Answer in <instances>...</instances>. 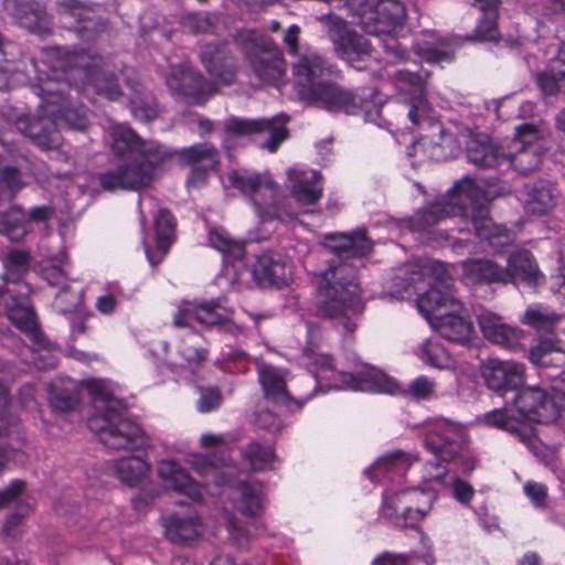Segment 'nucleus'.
Instances as JSON below:
<instances>
[{
	"label": "nucleus",
	"mask_w": 565,
	"mask_h": 565,
	"mask_svg": "<svg viewBox=\"0 0 565 565\" xmlns=\"http://www.w3.org/2000/svg\"><path fill=\"white\" fill-rule=\"evenodd\" d=\"M395 286L402 299L417 296L419 312L443 338L460 344L475 339L473 323L443 263L428 258L409 263L395 278Z\"/></svg>",
	"instance_id": "obj_1"
},
{
	"label": "nucleus",
	"mask_w": 565,
	"mask_h": 565,
	"mask_svg": "<svg viewBox=\"0 0 565 565\" xmlns=\"http://www.w3.org/2000/svg\"><path fill=\"white\" fill-rule=\"evenodd\" d=\"M510 192L508 184L477 182L470 178L458 181L447 196L415 214L413 226L417 231L433 226L445 217H459L460 232L475 231L481 241L493 249H500L513 241V234L489 217L488 204Z\"/></svg>",
	"instance_id": "obj_2"
},
{
	"label": "nucleus",
	"mask_w": 565,
	"mask_h": 565,
	"mask_svg": "<svg viewBox=\"0 0 565 565\" xmlns=\"http://www.w3.org/2000/svg\"><path fill=\"white\" fill-rule=\"evenodd\" d=\"M323 244L338 256L330 260L329 267L318 278L317 311L322 317L339 320L347 332H353L363 305L359 297L355 269L343 262L340 254L361 257L371 250L372 244L362 231L326 235Z\"/></svg>",
	"instance_id": "obj_3"
},
{
	"label": "nucleus",
	"mask_w": 565,
	"mask_h": 565,
	"mask_svg": "<svg viewBox=\"0 0 565 565\" xmlns=\"http://www.w3.org/2000/svg\"><path fill=\"white\" fill-rule=\"evenodd\" d=\"M44 55L45 61H42L41 66L35 61H31L36 81L32 89L41 99L40 108L44 115L34 119L19 120L18 129L36 146L47 150L60 146L57 127L83 130L87 127L88 119L84 107L75 108L64 97L67 84L61 82V77L66 74V71L64 67L57 68L53 65L58 51L45 52Z\"/></svg>",
	"instance_id": "obj_4"
},
{
	"label": "nucleus",
	"mask_w": 565,
	"mask_h": 565,
	"mask_svg": "<svg viewBox=\"0 0 565 565\" xmlns=\"http://www.w3.org/2000/svg\"><path fill=\"white\" fill-rule=\"evenodd\" d=\"M306 329L309 341L303 349V358L317 383L326 382L329 387L338 390L404 394L415 399H430L435 396L436 382L425 375L414 379L404 388L395 379L380 370L360 364L358 359L351 365L337 369L331 356L318 350V328L307 322Z\"/></svg>",
	"instance_id": "obj_5"
},
{
	"label": "nucleus",
	"mask_w": 565,
	"mask_h": 565,
	"mask_svg": "<svg viewBox=\"0 0 565 565\" xmlns=\"http://www.w3.org/2000/svg\"><path fill=\"white\" fill-rule=\"evenodd\" d=\"M332 70L316 52H306L294 65L298 96L331 111L363 115L365 121L382 126L379 96L371 92L353 94L329 79Z\"/></svg>",
	"instance_id": "obj_6"
},
{
	"label": "nucleus",
	"mask_w": 565,
	"mask_h": 565,
	"mask_svg": "<svg viewBox=\"0 0 565 565\" xmlns=\"http://www.w3.org/2000/svg\"><path fill=\"white\" fill-rule=\"evenodd\" d=\"M553 396L550 398L536 386L521 388L513 402L502 408L486 413L484 424L515 435L527 447H533L535 434L532 423H552L558 416L565 417V372L552 383Z\"/></svg>",
	"instance_id": "obj_7"
},
{
	"label": "nucleus",
	"mask_w": 565,
	"mask_h": 565,
	"mask_svg": "<svg viewBox=\"0 0 565 565\" xmlns=\"http://www.w3.org/2000/svg\"><path fill=\"white\" fill-rule=\"evenodd\" d=\"M113 153L128 162L98 175L106 191H139L153 180L157 166L170 157L167 148L153 140L140 139L128 126L113 125L110 128Z\"/></svg>",
	"instance_id": "obj_8"
},
{
	"label": "nucleus",
	"mask_w": 565,
	"mask_h": 565,
	"mask_svg": "<svg viewBox=\"0 0 565 565\" xmlns=\"http://www.w3.org/2000/svg\"><path fill=\"white\" fill-rule=\"evenodd\" d=\"M85 387L100 413L88 419L90 430L98 435L100 443L115 450H138L149 445L141 428L124 416L125 405L117 397V385L92 379L85 382Z\"/></svg>",
	"instance_id": "obj_9"
},
{
	"label": "nucleus",
	"mask_w": 565,
	"mask_h": 565,
	"mask_svg": "<svg viewBox=\"0 0 565 565\" xmlns=\"http://www.w3.org/2000/svg\"><path fill=\"white\" fill-rule=\"evenodd\" d=\"M447 484L444 467L429 462L425 467L423 486L404 488L386 493L383 498L381 514L395 526H415L431 511L437 492L431 483Z\"/></svg>",
	"instance_id": "obj_10"
},
{
	"label": "nucleus",
	"mask_w": 565,
	"mask_h": 565,
	"mask_svg": "<svg viewBox=\"0 0 565 565\" xmlns=\"http://www.w3.org/2000/svg\"><path fill=\"white\" fill-rule=\"evenodd\" d=\"M201 61L215 79L214 83L206 82L190 67H172L167 77V85L172 92L186 96L194 104H203L214 95L217 92L216 84L228 86L235 78L232 58L223 46L205 45L201 51Z\"/></svg>",
	"instance_id": "obj_11"
},
{
	"label": "nucleus",
	"mask_w": 565,
	"mask_h": 565,
	"mask_svg": "<svg viewBox=\"0 0 565 565\" xmlns=\"http://www.w3.org/2000/svg\"><path fill=\"white\" fill-rule=\"evenodd\" d=\"M428 77V72L415 71L411 67L397 70L392 76L396 97L406 107L408 120L413 126L427 124L431 130L418 142L423 146L426 143L438 145L443 140L444 134L440 124L435 120L433 108L426 98Z\"/></svg>",
	"instance_id": "obj_12"
},
{
	"label": "nucleus",
	"mask_w": 565,
	"mask_h": 565,
	"mask_svg": "<svg viewBox=\"0 0 565 565\" xmlns=\"http://www.w3.org/2000/svg\"><path fill=\"white\" fill-rule=\"evenodd\" d=\"M359 24L373 35H384L381 40L388 63L408 61V54L393 34L402 28L406 10L399 0H369L358 9Z\"/></svg>",
	"instance_id": "obj_13"
},
{
	"label": "nucleus",
	"mask_w": 565,
	"mask_h": 565,
	"mask_svg": "<svg viewBox=\"0 0 565 565\" xmlns=\"http://www.w3.org/2000/svg\"><path fill=\"white\" fill-rule=\"evenodd\" d=\"M186 462L205 479V484L194 481L188 471L178 461L172 459L158 461L157 475L164 488L185 495L194 502L203 499L204 490L211 482L217 486L225 483V475L232 470V467L226 462L217 466L209 461L201 454L190 455Z\"/></svg>",
	"instance_id": "obj_14"
},
{
	"label": "nucleus",
	"mask_w": 565,
	"mask_h": 565,
	"mask_svg": "<svg viewBox=\"0 0 565 565\" xmlns=\"http://www.w3.org/2000/svg\"><path fill=\"white\" fill-rule=\"evenodd\" d=\"M0 309L6 312L9 320L29 338L33 348L32 363L38 369L54 366L55 360L49 348V342L39 331L36 319L32 309L11 295L8 289L0 287Z\"/></svg>",
	"instance_id": "obj_15"
},
{
	"label": "nucleus",
	"mask_w": 565,
	"mask_h": 565,
	"mask_svg": "<svg viewBox=\"0 0 565 565\" xmlns=\"http://www.w3.org/2000/svg\"><path fill=\"white\" fill-rule=\"evenodd\" d=\"M231 184L250 198L256 213L262 220L282 215L277 211H270L276 205L279 189L267 174L250 173L248 171H233L228 174Z\"/></svg>",
	"instance_id": "obj_16"
},
{
	"label": "nucleus",
	"mask_w": 565,
	"mask_h": 565,
	"mask_svg": "<svg viewBox=\"0 0 565 565\" xmlns=\"http://www.w3.org/2000/svg\"><path fill=\"white\" fill-rule=\"evenodd\" d=\"M466 441L465 429L447 419H435L427 425L425 448L444 461L455 459Z\"/></svg>",
	"instance_id": "obj_17"
},
{
	"label": "nucleus",
	"mask_w": 565,
	"mask_h": 565,
	"mask_svg": "<svg viewBox=\"0 0 565 565\" xmlns=\"http://www.w3.org/2000/svg\"><path fill=\"white\" fill-rule=\"evenodd\" d=\"M481 374L487 387L499 396L520 391L525 382V367L512 360L488 359L481 365Z\"/></svg>",
	"instance_id": "obj_18"
},
{
	"label": "nucleus",
	"mask_w": 565,
	"mask_h": 565,
	"mask_svg": "<svg viewBox=\"0 0 565 565\" xmlns=\"http://www.w3.org/2000/svg\"><path fill=\"white\" fill-rule=\"evenodd\" d=\"M286 116L281 115L273 119H243L230 118L225 121V129L233 136H247L257 132H267L269 139L262 147L275 152L278 146L287 138L285 124Z\"/></svg>",
	"instance_id": "obj_19"
},
{
	"label": "nucleus",
	"mask_w": 565,
	"mask_h": 565,
	"mask_svg": "<svg viewBox=\"0 0 565 565\" xmlns=\"http://www.w3.org/2000/svg\"><path fill=\"white\" fill-rule=\"evenodd\" d=\"M52 215L47 206L32 207L28 213L17 206L0 213V234L10 241H21L32 230V223H44Z\"/></svg>",
	"instance_id": "obj_20"
},
{
	"label": "nucleus",
	"mask_w": 565,
	"mask_h": 565,
	"mask_svg": "<svg viewBox=\"0 0 565 565\" xmlns=\"http://www.w3.org/2000/svg\"><path fill=\"white\" fill-rule=\"evenodd\" d=\"M501 282L523 284L537 288L545 282V276L540 270L533 255L524 249L511 254L505 268H502Z\"/></svg>",
	"instance_id": "obj_21"
},
{
	"label": "nucleus",
	"mask_w": 565,
	"mask_h": 565,
	"mask_svg": "<svg viewBox=\"0 0 565 565\" xmlns=\"http://www.w3.org/2000/svg\"><path fill=\"white\" fill-rule=\"evenodd\" d=\"M258 382L265 397L276 404H285L288 408H300L297 401H294L287 390L288 372L285 369L257 361Z\"/></svg>",
	"instance_id": "obj_22"
},
{
	"label": "nucleus",
	"mask_w": 565,
	"mask_h": 565,
	"mask_svg": "<svg viewBox=\"0 0 565 565\" xmlns=\"http://www.w3.org/2000/svg\"><path fill=\"white\" fill-rule=\"evenodd\" d=\"M255 281L260 286H282L291 277V266L280 254L264 253L256 258L252 268Z\"/></svg>",
	"instance_id": "obj_23"
},
{
	"label": "nucleus",
	"mask_w": 565,
	"mask_h": 565,
	"mask_svg": "<svg viewBox=\"0 0 565 565\" xmlns=\"http://www.w3.org/2000/svg\"><path fill=\"white\" fill-rule=\"evenodd\" d=\"M224 319V309L214 302L182 301L173 315V324L175 327H189L193 321H196L205 326H216Z\"/></svg>",
	"instance_id": "obj_24"
},
{
	"label": "nucleus",
	"mask_w": 565,
	"mask_h": 565,
	"mask_svg": "<svg viewBox=\"0 0 565 565\" xmlns=\"http://www.w3.org/2000/svg\"><path fill=\"white\" fill-rule=\"evenodd\" d=\"M75 67L72 73L84 76L87 84H90L98 95L105 96L110 100H115L120 96L118 85L114 82L113 75L109 74L99 63V58L88 64L85 62V55H77Z\"/></svg>",
	"instance_id": "obj_25"
},
{
	"label": "nucleus",
	"mask_w": 565,
	"mask_h": 565,
	"mask_svg": "<svg viewBox=\"0 0 565 565\" xmlns=\"http://www.w3.org/2000/svg\"><path fill=\"white\" fill-rule=\"evenodd\" d=\"M288 179L291 194L299 203L315 204L322 196L323 185L318 171L294 167L288 170Z\"/></svg>",
	"instance_id": "obj_26"
},
{
	"label": "nucleus",
	"mask_w": 565,
	"mask_h": 565,
	"mask_svg": "<svg viewBox=\"0 0 565 565\" xmlns=\"http://www.w3.org/2000/svg\"><path fill=\"white\" fill-rule=\"evenodd\" d=\"M466 153L468 160L480 168H495L513 161L510 153L501 151L487 136H471L467 141Z\"/></svg>",
	"instance_id": "obj_27"
},
{
	"label": "nucleus",
	"mask_w": 565,
	"mask_h": 565,
	"mask_svg": "<svg viewBox=\"0 0 565 565\" xmlns=\"http://www.w3.org/2000/svg\"><path fill=\"white\" fill-rule=\"evenodd\" d=\"M331 39L340 57L348 63L361 61L371 53V44L362 35L347 29L343 22H339L331 30Z\"/></svg>",
	"instance_id": "obj_28"
},
{
	"label": "nucleus",
	"mask_w": 565,
	"mask_h": 565,
	"mask_svg": "<svg viewBox=\"0 0 565 565\" xmlns=\"http://www.w3.org/2000/svg\"><path fill=\"white\" fill-rule=\"evenodd\" d=\"M483 337L498 345L512 348L522 338V331L503 322L502 318L491 311H482L477 317Z\"/></svg>",
	"instance_id": "obj_29"
},
{
	"label": "nucleus",
	"mask_w": 565,
	"mask_h": 565,
	"mask_svg": "<svg viewBox=\"0 0 565 565\" xmlns=\"http://www.w3.org/2000/svg\"><path fill=\"white\" fill-rule=\"evenodd\" d=\"M163 527L166 536L174 543L192 541L201 533V522L194 513L171 514L163 519Z\"/></svg>",
	"instance_id": "obj_30"
},
{
	"label": "nucleus",
	"mask_w": 565,
	"mask_h": 565,
	"mask_svg": "<svg viewBox=\"0 0 565 565\" xmlns=\"http://www.w3.org/2000/svg\"><path fill=\"white\" fill-rule=\"evenodd\" d=\"M234 505L245 515L257 514L264 503L263 486L257 482H239L234 490Z\"/></svg>",
	"instance_id": "obj_31"
},
{
	"label": "nucleus",
	"mask_w": 565,
	"mask_h": 565,
	"mask_svg": "<svg viewBox=\"0 0 565 565\" xmlns=\"http://www.w3.org/2000/svg\"><path fill=\"white\" fill-rule=\"evenodd\" d=\"M462 278L468 284L501 282L502 267L487 259H468L462 262Z\"/></svg>",
	"instance_id": "obj_32"
},
{
	"label": "nucleus",
	"mask_w": 565,
	"mask_h": 565,
	"mask_svg": "<svg viewBox=\"0 0 565 565\" xmlns=\"http://www.w3.org/2000/svg\"><path fill=\"white\" fill-rule=\"evenodd\" d=\"M154 230H156V242L158 249L160 252V256L156 258L149 250L148 246H145V250L148 257L149 263L154 266L161 262L162 257L168 252L170 245L172 244L174 237V218L173 216L164 210H161L154 220Z\"/></svg>",
	"instance_id": "obj_33"
},
{
	"label": "nucleus",
	"mask_w": 565,
	"mask_h": 565,
	"mask_svg": "<svg viewBox=\"0 0 565 565\" xmlns=\"http://www.w3.org/2000/svg\"><path fill=\"white\" fill-rule=\"evenodd\" d=\"M113 469L121 482L134 487L147 477L150 465L141 457L131 456L115 460Z\"/></svg>",
	"instance_id": "obj_34"
},
{
	"label": "nucleus",
	"mask_w": 565,
	"mask_h": 565,
	"mask_svg": "<svg viewBox=\"0 0 565 565\" xmlns=\"http://www.w3.org/2000/svg\"><path fill=\"white\" fill-rule=\"evenodd\" d=\"M529 356L536 365H562L565 363V349L557 340L544 338L531 348Z\"/></svg>",
	"instance_id": "obj_35"
},
{
	"label": "nucleus",
	"mask_w": 565,
	"mask_h": 565,
	"mask_svg": "<svg viewBox=\"0 0 565 565\" xmlns=\"http://www.w3.org/2000/svg\"><path fill=\"white\" fill-rule=\"evenodd\" d=\"M417 458L403 451L388 454L380 458L372 467L365 470L371 479H380L386 472L403 475Z\"/></svg>",
	"instance_id": "obj_36"
},
{
	"label": "nucleus",
	"mask_w": 565,
	"mask_h": 565,
	"mask_svg": "<svg viewBox=\"0 0 565 565\" xmlns=\"http://www.w3.org/2000/svg\"><path fill=\"white\" fill-rule=\"evenodd\" d=\"M179 354L189 367H194L207 358V349L201 335L192 330L186 331L178 347Z\"/></svg>",
	"instance_id": "obj_37"
},
{
	"label": "nucleus",
	"mask_w": 565,
	"mask_h": 565,
	"mask_svg": "<svg viewBox=\"0 0 565 565\" xmlns=\"http://www.w3.org/2000/svg\"><path fill=\"white\" fill-rule=\"evenodd\" d=\"M31 255L23 249L13 248L3 257V275L6 282L17 284L30 269Z\"/></svg>",
	"instance_id": "obj_38"
},
{
	"label": "nucleus",
	"mask_w": 565,
	"mask_h": 565,
	"mask_svg": "<svg viewBox=\"0 0 565 565\" xmlns=\"http://www.w3.org/2000/svg\"><path fill=\"white\" fill-rule=\"evenodd\" d=\"M555 204L554 189L547 183L535 185L527 190L524 200L525 210L532 214L543 215Z\"/></svg>",
	"instance_id": "obj_39"
},
{
	"label": "nucleus",
	"mask_w": 565,
	"mask_h": 565,
	"mask_svg": "<svg viewBox=\"0 0 565 565\" xmlns=\"http://www.w3.org/2000/svg\"><path fill=\"white\" fill-rule=\"evenodd\" d=\"M209 244L223 255L239 259L244 256V242L233 238L223 227H213L209 231Z\"/></svg>",
	"instance_id": "obj_40"
},
{
	"label": "nucleus",
	"mask_w": 565,
	"mask_h": 565,
	"mask_svg": "<svg viewBox=\"0 0 565 565\" xmlns=\"http://www.w3.org/2000/svg\"><path fill=\"white\" fill-rule=\"evenodd\" d=\"M539 137V132L533 125H522L516 129L518 141L522 145V150L516 154L519 166L516 167L522 173L531 171L539 163V157L530 153L525 147L531 145Z\"/></svg>",
	"instance_id": "obj_41"
},
{
	"label": "nucleus",
	"mask_w": 565,
	"mask_h": 565,
	"mask_svg": "<svg viewBox=\"0 0 565 565\" xmlns=\"http://www.w3.org/2000/svg\"><path fill=\"white\" fill-rule=\"evenodd\" d=\"M179 154L186 164L200 167L204 170H211L217 163V152L207 143L183 148L179 151Z\"/></svg>",
	"instance_id": "obj_42"
},
{
	"label": "nucleus",
	"mask_w": 565,
	"mask_h": 565,
	"mask_svg": "<svg viewBox=\"0 0 565 565\" xmlns=\"http://www.w3.org/2000/svg\"><path fill=\"white\" fill-rule=\"evenodd\" d=\"M561 317L543 305L527 307L520 321L537 331H548L559 321Z\"/></svg>",
	"instance_id": "obj_43"
},
{
	"label": "nucleus",
	"mask_w": 565,
	"mask_h": 565,
	"mask_svg": "<svg viewBox=\"0 0 565 565\" xmlns=\"http://www.w3.org/2000/svg\"><path fill=\"white\" fill-rule=\"evenodd\" d=\"M480 10L484 12L483 19L476 29V36L481 41H497L499 32L495 25L497 13L494 9L500 0H476Z\"/></svg>",
	"instance_id": "obj_44"
},
{
	"label": "nucleus",
	"mask_w": 565,
	"mask_h": 565,
	"mask_svg": "<svg viewBox=\"0 0 565 565\" xmlns=\"http://www.w3.org/2000/svg\"><path fill=\"white\" fill-rule=\"evenodd\" d=\"M419 359L436 369H450L455 365L454 358L437 341H425L418 352Z\"/></svg>",
	"instance_id": "obj_45"
},
{
	"label": "nucleus",
	"mask_w": 565,
	"mask_h": 565,
	"mask_svg": "<svg viewBox=\"0 0 565 565\" xmlns=\"http://www.w3.org/2000/svg\"><path fill=\"white\" fill-rule=\"evenodd\" d=\"M15 17L21 26L31 32L42 33L49 30V21L43 9L38 4L24 3Z\"/></svg>",
	"instance_id": "obj_46"
},
{
	"label": "nucleus",
	"mask_w": 565,
	"mask_h": 565,
	"mask_svg": "<svg viewBox=\"0 0 565 565\" xmlns=\"http://www.w3.org/2000/svg\"><path fill=\"white\" fill-rule=\"evenodd\" d=\"M67 256L64 252L51 257L39 265L40 275L51 285L62 284L67 275Z\"/></svg>",
	"instance_id": "obj_47"
},
{
	"label": "nucleus",
	"mask_w": 565,
	"mask_h": 565,
	"mask_svg": "<svg viewBox=\"0 0 565 565\" xmlns=\"http://www.w3.org/2000/svg\"><path fill=\"white\" fill-rule=\"evenodd\" d=\"M257 77L266 83H276L284 75L285 68L279 57L259 56L253 62Z\"/></svg>",
	"instance_id": "obj_48"
},
{
	"label": "nucleus",
	"mask_w": 565,
	"mask_h": 565,
	"mask_svg": "<svg viewBox=\"0 0 565 565\" xmlns=\"http://www.w3.org/2000/svg\"><path fill=\"white\" fill-rule=\"evenodd\" d=\"M274 451L269 446H262L252 443L244 451V459L252 470H264L270 467L274 461Z\"/></svg>",
	"instance_id": "obj_49"
},
{
	"label": "nucleus",
	"mask_w": 565,
	"mask_h": 565,
	"mask_svg": "<svg viewBox=\"0 0 565 565\" xmlns=\"http://www.w3.org/2000/svg\"><path fill=\"white\" fill-rule=\"evenodd\" d=\"M34 500L31 497L23 498L14 507L15 510L6 519L2 532L6 536L13 537L18 533V530L23 521L33 510Z\"/></svg>",
	"instance_id": "obj_50"
},
{
	"label": "nucleus",
	"mask_w": 565,
	"mask_h": 565,
	"mask_svg": "<svg viewBox=\"0 0 565 565\" xmlns=\"http://www.w3.org/2000/svg\"><path fill=\"white\" fill-rule=\"evenodd\" d=\"M22 186V179L15 168H0V202L10 201Z\"/></svg>",
	"instance_id": "obj_51"
},
{
	"label": "nucleus",
	"mask_w": 565,
	"mask_h": 565,
	"mask_svg": "<svg viewBox=\"0 0 565 565\" xmlns=\"http://www.w3.org/2000/svg\"><path fill=\"white\" fill-rule=\"evenodd\" d=\"M129 99L131 114L135 118L148 121L157 117L158 108L151 97L143 96L141 92L135 90Z\"/></svg>",
	"instance_id": "obj_52"
},
{
	"label": "nucleus",
	"mask_w": 565,
	"mask_h": 565,
	"mask_svg": "<svg viewBox=\"0 0 565 565\" xmlns=\"http://www.w3.org/2000/svg\"><path fill=\"white\" fill-rule=\"evenodd\" d=\"M57 11L62 17H71L77 21L89 19L93 9L78 0H61L57 2Z\"/></svg>",
	"instance_id": "obj_53"
},
{
	"label": "nucleus",
	"mask_w": 565,
	"mask_h": 565,
	"mask_svg": "<svg viewBox=\"0 0 565 565\" xmlns=\"http://www.w3.org/2000/svg\"><path fill=\"white\" fill-rule=\"evenodd\" d=\"M54 307L63 315L77 312L82 308L79 292L63 288L55 297Z\"/></svg>",
	"instance_id": "obj_54"
},
{
	"label": "nucleus",
	"mask_w": 565,
	"mask_h": 565,
	"mask_svg": "<svg viewBox=\"0 0 565 565\" xmlns=\"http://www.w3.org/2000/svg\"><path fill=\"white\" fill-rule=\"evenodd\" d=\"M222 403L221 392L216 387L199 388L198 411L206 414L217 409Z\"/></svg>",
	"instance_id": "obj_55"
},
{
	"label": "nucleus",
	"mask_w": 565,
	"mask_h": 565,
	"mask_svg": "<svg viewBox=\"0 0 565 565\" xmlns=\"http://www.w3.org/2000/svg\"><path fill=\"white\" fill-rule=\"evenodd\" d=\"M416 54L428 63H449L452 61L455 51L450 46L437 47V46H423L418 47Z\"/></svg>",
	"instance_id": "obj_56"
},
{
	"label": "nucleus",
	"mask_w": 565,
	"mask_h": 565,
	"mask_svg": "<svg viewBox=\"0 0 565 565\" xmlns=\"http://www.w3.org/2000/svg\"><path fill=\"white\" fill-rule=\"evenodd\" d=\"M25 495V483L22 480H12L4 489L0 490V509L19 503Z\"/></svg>",
	"instance_id": "obj_57"
},
{
	"label": "nucleus",
	"mask_w": 565,
	"mask_h": 565,
	"mask_svg": "<svg viewBox=\"0 0 565 565\" xmlns=\"http://www.w3.org/2000/svg\"><path fill=\"white\" fill-rule=\"evenodd\" d=\"M71 391V387L67 385L65 386L64 391L62 393L57 392L56 384H51L49 387V399L51 405L54 408L61 409V411H68L73 408V406L76 403V399L74 396H72L68 392Z\"/></svg>",
	"instance_id": "obj_58"
},
{
	"label": "nucleus",
	"mask_w": 565,
	"mask_h": 565,
	"mask_svg": "<svg viewBox=\"0 0 565 565\" xmlns=\"http://www.w3.org/2000/svg\"><path fill=\"white\" fill-rule=\"evenodd\" d=\"M444 471H446L445 468ZM445 480L447 482L446 486H452L454 497L457 501L462 504H468L471 501L475 494V490L468 482L458 478H451V482H449L447 479V472H445Z\"/></svg>",
	"instance_id": "obj_59"
},
{
	"label": "nucleus",
	"mask_w": 565,
	"mask_h": 565,
	"mask_svg": "<svg viewBox=\"0 0 565 565\" xmlns=\"http://www.w3.org/2000/svg\"><path fill=\"white\" fill-rule=\"evenodd\" d=\"M25 460L26 456L23 450L13 447H0V475L9 463L23 465Z\"/></svg>",
	"instance_id": "obj_60"
},
{
	"label": "nucleus",
	"mask_w": 565,
	"mask_h": 565,
	"mask_svg": "<svg viewBox=\"0 0 565 565\" xmlns=\"http://www.w3.org/2000/svg\"><path fill=\"white\" fill-rule=\"evenodd\" d=\"M525 495L535 504L541 505L546 498L547 488L539 482L527 481L523 486Z\"/></svg>",
	"instance_id": "obj_61"
},
{
	"label": "nucleus",
	"mask_w": 565,
	"mask_h": 565,
	"mask_svg": "<svg viewBox=\"0 0 565 565\" xmlns=\"http://www.w3.org/2000/svg\"><path fill=\"white\" fill-rule=\"evenodd\" d=\"M211 24V18L204 13H191L185 18V26L193 32H206Z\"/></svg>",
	"instance_id": "obj_62"
},
{
	"label": "nucleus",
	"mask_w": 565,
	"mask_h": 565,
	"mask_svg": "<svg viewBox=\"0 0 565 565\" xmlns=\"http://www.w3.org/2000/svg\"><path fill=\"white\" fill-rule=\"evenodd\" d=\"M117 305V300L113 294H105L96 299V309L103 315L111 313Z\"/></svg>",
	"instance_id": "obj_63"
},
{
	"label": "nucleus",
	"mask_w": 565,
	"mask_h": 565,
	"mask_svg": "<svg viewBox=\"0 0 565 565\" xmlns=\"http://www.w3.org/2000/svg\"><path fill=\"white\" fill-rule=\"evenodd\" d=\"M372 565H409V563L403 555L384 553L376 557Z\"/></svg>",
	"instance_id": "obj_64"
}]
</instances>
